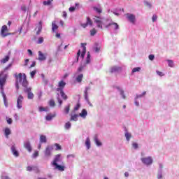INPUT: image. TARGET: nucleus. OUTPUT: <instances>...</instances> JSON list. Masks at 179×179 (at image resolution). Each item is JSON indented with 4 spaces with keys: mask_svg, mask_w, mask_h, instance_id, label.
<instances>
[{
    "mask_svg": "<svg viewBox=\"0 0 179 179\" xmlns=\"http://www.w3.org/2000/svg\"><path fill=\"white\" fill-rule=\"evenodd\" d=\"M15 79L17 82L16 83L17 90H19V83H21L22 86H23L24 89L27 87L29 85V82H27V79L25 73L22 74V73H20L18 75L15 74Z\"/></svg>",
    "mask_w": 179,
    "mask_h": 179,
    "instance_id": "nucleus-1",
    "label": "nucleus"
},
{
    "mask_svg": "<svg viewBox=\"0 0 179 179\" xmlns=\"http://www.w3.org/2000/svg\"><path fill=\"white\" fill-rule=\"evenodd\" d=\"M6 79H8V74L5 73L4 71L0 72V89L1 93H3V86L6 85Z\"/></svg>",
    "mask_w": 179,
    "mask_h": 179,
    "instance_id": "nucleus-2",
    "label": "nucleus"
},
{
    "mask_svg": "<svg viewBox=\"0 0 179 179\" xmlns=\"http://www.w3.org/2000/svg\"><path fill=\"white\" fill-rule=\"evenodd\" d=\"M24 93L27 94L28 100H33V99H34V94L31 92V87H26L25 88H24Z\"/></svg>",
    "mask_w": 179,
    "mask_h": 179,
    "instance_id": "nucleus-3",
    "label": "nucleus"
},
{
    "mask_svg": "<svg viewBox=\"0 0 179 179\" xmlns=\"http://www.w3.org/2000/svg\"><path fill=\"white\" fill-rule=\"evenodd\" d=\"M8 31H9V29H8V26L6 25L2 26L1 29V34L2 37H8V36L10 34V33H8Z\"/></svg>",
    "mask_w": 179,
    "mask_h": 179,
    "instance_id": "nucleus-4",
    "label": "nucleus"
},
{
    "mask_svg": "<svg viewBox=\"0 0 179 179\" xmlns=\"http://www.w3.org/2000/svg\"><path fill=\"white\" fill-rule=\"evenodd\" d=\"M125 16L128 19V20L130 23H132L133 24H135V22L136 20V17L134 14L127 13V14H125Z\"/></svg>",
    "mask_w": 179,
    "mask_h": 179,
    "instance_id": "nucleus-5",
    "label": "nucleus"
},
{
    "mask_svg": "<svg viewBox=\"0 0 179 179\" xmlns=\"http://www.w3.org/2000/svg\"><path fill=\"white\" fill-rule=\"evenodd\" d=\"M52 150H54V147H52V145H48L46 147L44 153H45V156L46 157H50V156H51L52 153Z\"/></svg>",
    "mask_w": 179,
    "mask_h": 179,
    "instance_id": "nucleus-6",
    "label": "nucleus"
},
{
    "mask_svg": "<svg viewBox=\"0 0 179 179\" xmlns=\"http://www.w3.org/2000/svg\"><path fill=\"white\" fill-rule=\"evenodd\" d=\"M141 162L144 164L149 166L152 164V163H153V159H152L151 157H144V158H141Z\"/></svg>",
    "mask_w": 179,
    "mask_h": 179,
    "instance_id": "nucleus-7",
    "label": "nucleus"
},
{
    "mask_svg": "<svg viewBox=\"0 0 179 179\" xmlns=\"http://www.w3.org/2000/svg\"><path fill=\"white\" fill-rule=\"evenodd\" d=\"M65 86H66V83H65L64 80L59 81L58 83V88H57V92L63 91Z\"/></svg>",
    "mask_w": 179,
    "mask_h": 179,
    "instance_id": "nucleus-8",
    "label": "nucleus"
},
{
    "mask_svg": "<svg viewBox=\"0 0 179 179\" xmlns=\"http://www.w3.org/2000/svg\"><path fill=\"white\" fill-rule=\"evenodd\" d=\"M23 96L21 94L19 95L17 99V108H22V106L23 104Z\"/></svg>",
    "mask_w": 179,
    "mask_h": 179,
    "instance_id": "nucleus-9",
    "label": "nucleus"
},
{
    "mask_svg": "<svg viewBox=\"0 0 179 179\" xmlns=\"http://www.w3.org/2000/svg\"><path fill=\"white\" fill-rule=\"evenodd\" d=\"M35 171V173H36V174H38V173H40V169H38V166H27V171Z\"/></svg>",
    "mask_w": 179,
    "mask_h": 179,
    "instance_id": "nucleus-10",
    "label": "nucleus"
},
{
    "mask_svg": "<svg viewBox=\"0 0 179 179\" xmlns=\"http://www.w3.org/2000/svg\"><path fill=\"white\" fill-rule=\"evenodd\" d=\"M110 26H113V29H114V30H118V29H120V25H118L117 24V22H110L109 24H108L106 27V29H108V27H110Z\"/></svg>",
    "mask_w": 179,
    "mask_h": 179,
    "instance_id": "nucleus-11",
    "label": "nucleus"
},
{
    "mask_svg": "<svg viewBox=\"0 0 179 179\" xmlns=\"http://www.w3.org/2000/svg\"><path fill=\"white\" fill-rule=\"evenodd\" d=\"M62 155L61 154H58L57 155H55V159L52 163V166L55 165V164H58V162H61L62 160Z\"/></svg>",
    "mask_w": 179,
    "mask_h": 179,
    "instance_id": "nucleus-12",
    "label": "nucleus"
},
{
    "mask_svg": "<svg viewBox=\"0 0 179 179\" xmlns=\"http://www.w3.org/2000/svg\"><path fill=\"white\" fill-rule=\"evenodd\" d=\"M122 69L120 66H114L110 68V73H114L115 72H121Z\"/></svg>",
    "mask_w": 179,
    "mask_h": 179,
    "instance_id": "nucleus-13",
    "label": "nucleus"
},
{
    "mask_svg": "<svg viewBox=\"0 0 179 179\" xmlns=\"http://www.w3.org/2000/svg\"><path fill=\"white\" fill-rule=\"evenodd\" d=\"M89 90H90V87H85V90L84 92V98L86 100V101H87V102H89V96H88Z\"/></svg>",
    "mask_w": 179,
    "mask_h": 179,
    "instance_id": "nucleus-14",
    "label": "nucleus"
},
{
    "mask_svg": "<svg viewBox=\"0 0 179 179\" xmlns=\"http://www.w3.org/2000/svg\"><path fill=\"white\" fill-rule=\"evenodd\" d=\"M55 166V169L58 170L59 171H65V166L62 165H59L58 164H56Z\"/></svg>",
    "mask_w": 179,
    "mask_h": 179,
    "instance_id": "nucleus-15",
    "label": "nucleus"
},
{
    "mask_svg": "<svg viewBox=\"0 0 179 179\" xmlns=\"http://www.w3.org/2000/svg\"><path fill=\"white\" fill-rule=\"evenodd\" d=\"M38 61H45L47 59V57L45 56L44 54L41 51H38Z\"/></svg>",
    "mask_w": 179,
    "mask_h": 179,
    "instance_id": "nucleus-16",
    "label": "nucleus"
},
{
    "mask_svg": "<svg viewBox=\"0 0 179 179\" xmlns=\"http://www.w3.org/2000/svg\"><path fill=\"white\" fill-rule=\"evenodd\" d=\"M11 151H12V153L14 155V156L15 157H18L19 156V152H17V150H16V145H12L11 147Z\"/></svg>",
    "mask_w": 179,
    "mask_h": 179,
    "instance_id": "nucleus-17",
    "label": "nucleus"
},
{
    "mask_svg": "<svg viewBox=\"0 0 179 179\" xmlns=\"http://www.w3.org/2000/svg\"><path fill=\"white\" fill-rule=\"evenodd\" d=\"M10 59V56L6 55L0 60V62L3 65L4 64H6V62H8Z\"/></svg>",
    "mask_w": 179,
    "mask_h": 179,
    "instance_id": "nucleus-18",
    "label": "nucleus"
},
{
    "mask_svg": "<svg viewBox=\"0 0 179 179\" xmlns=\"http://www.w3.org/2000/svg\"><path fill=\"white\" fill-rule=\"evenodd\" d=\"M24 148H25V149H27L28 152H31V145H30V141L24 142Z\"/></svg>",
    "mask_w": 179,
    "mask_h": 179,
    "instance_id": "nucleus-19",
    "label": "nucleus"
},
{
    "mask_svg": "<svg viewBox=\"0 0 179 179\" xmlns=\"http://www.w3.org/2000/svg\"><path fill=\"white\" fill-rule=\"evenodd\" d=\"M81 46L83 47L81 57L82 58H84L85 55H86V43H81Z\"/></svg>",
    "mask_w": 179,
    "mask_h": 179,
    "instance_id": "nucleus-20",
    "label": "nucleus"
},
{
    "mask_svg": "<svg viewBox=\"0 0 179 179\" xmlns=\"http://www.w3.org/2000/svg\"><path fill=\"white\" fill-rule=\"evenodd\" d=\"M41 30H43V22L41 21L39 22V25L38 27V31H36L37 36L41 33Z\"/></svg>",
    "mask_w": 179,
    "mask_h": 179,
    "instance_id": "nucleus-21",
    "label": "nucleus"
},
{
    "mask_svg": "<svg viewBox=\"0 0 179 179\" xmlns=\"http://www.w3.org/2000/svg\"><path fill=\"white\" fill-rule=\"evenodd\" d=\"M55 30H58V25H57V22L53 21L52 22V31H55Z\"/></svg>",
    "mask_w": 179,
    "mask_h": 179,
    "instance_id": "nucleus-22",
    "label": "nucleus"
},
{
    "mask_svg": "<svg viewBox=\"0 0 179 179\" xmlns=\"http://www.w3.org/2000/svg\"><path fill=\"white\" fill-rule=\"evenodd\" d=\"M40 142L41 143H47V137L43 135L40 136Z\"/></svg>",
    "mask_w": 179,
    "mask_h": 179,
    "instance_id": "nucleus-23",
    "label": "nucleus"
},
{
    "mask_svg": "<svg viewBox=\"0 0 179 179\" xmlns=\"http://www.w3.org/2000/svg\"><path fill=\"white\" fill-rule=\"evenodd\" d=\"M1 94H2V96L3 98V103L6 106V107H8V99H6V94H5V92H3H3H1Z\"/></svg>",
    "mask_w": 179,
    "mask_h": 179,
    "instance_id": "nucleus-24",
    "label": "nucleus"
},
{
    "mask_svg": "<svg viewBox=\"0 0 179 179\" xmlns=\"http://www.w3.org/2000/svg\"><path fill=\"white\" fill-rule=\"evenodd\" d=\"M63 100H68V95L63 91H59Z\"/></svg>",
    "mask_w": 179,
    "mask_h": 179,
    "instance_id": "nucleus-25",
    "label": "nucleus"
},
{
    "mask_svg": "<svg viewBox=\"0 0 179 179\" xmlns=\"http://www.w3.org/2000/svg\"><path fill=\"white\" fill-rule=\"evenodd\" d=\"M53 1H54V0L44 1L43 2V4L44 5V6H50V5H51Z\"/></svg>",
    "mask_w": 179,
    "mask_h": 179,
    "instance_id": "nucleus-26",
    "label": "nucleus"
},
{
    "mask_svg": "<svg viewBox=\"0 0 179 179\" xmlns=\"http://www.w3.org/2000/svg\"><path fill=\"white\" fill-rule=\"evenodd\" d=\"M94 141L96 145V146H101L102 143L99 141V138H97V136H95L94 138Z\"/></svg>",
    "mask_w": 179,
    "mask_h": 179,
    "instance_id": "nucleus-27",
    "label": "nucleus"
},
{
    "mask_svg": "<svg viewBox=\"0 0 179 179\" xmlns=\"http://www.w3.org/2000/svg\"><path fill=\"white\" fill-rule=\"evenodd\" d=\"M83 79V74H80L78 75L76 78V80L78 83H80L82 82V80Z\"/></svg>",
    "mask_w": 179,
    "mask_h": 179,
    "instance_id": "nucleus-28",
    "label": "nucleus"
},
{
    "mask_svg": "<svg viewBox=\"0 0 179 179\" xmlns=\"http://www.w3.org/2000/svg\"><path fill=\"white\" fill-rule=\"evenodd\" d=\"M56 116L55 114H49L46 116V121H51V120H52V118H55V117Z\"/></svg>",
    "mask_w": 179,
    "mask_h": 179,
    "instance_id": "nucleus-29",
    "label": "nucleus"
},
{
    "mask_svg": "<svg viewBox=\"0 0 179 179\" xmlns=\"http://www.w3.org/2000/svg\"><path fill=\"white\" fill-rule=\"evenodd\" d=\"M90 36L93 37V36H96V34H97V30L93 28L90 31Z\"/></svg>",
    "mask_w": 179,
    "mask_h": 179,
    "instance_id": "nucleus-30",
    "label": "nucleus"
},
{
    "mask_svg": "<svg viewBox=\"0 0 179 179\" xmlns=\"http://www.w3.org/2000/svg\"><path fill=\"white\" fill-rule=\"evenodd\" d=\"M116 88L117 89V90H119L120 92V94L122 96V99H125L126 96H125V94H124V90H121V88H120V87H117Z\"/></svg>",
    "mask_w": 179,
    "mask_h": 179,
    "instance_id": "nucleus-31",
    "label": "nucleus"
},
{
    "mask_svg": "<svg viewBox=\"0 0 179 179\" xmlns=\"http://www.w3.org/2000/svg\"><path fill=\"white\" fill-rule=\"evenodd\" d=\"M38 108H39L38 111H40V113H43V111H48V110H50L48 107L44 108V107L40 106Z\"/></svg>",
    "mask_w": 179,
    "mask_h": 179,
    "instance_id": "nucleus-32",
    "label": "nucleus"
},
{
    "mask_svg": "<svg viewBox=\"0 0 179 179\" xmlns=\"http://www.w3.org/2000/svg\"><path fill=\"white\" fill-rule=\"evenodd\" d=\"M85 145L87 146V149H90V138H86Z\"/></svg>",
    "mask_w": 179,
    "mask_h": 179,
    "instance_id": "nucleus-33",
    "label": "nucleus"
},
{
    "mask_svg": "<svg viewBox=\"0 0 179 179\" xmlns=\"http://www.w3.org/2000/svg\"><path fill=\"white\" fill-rule=\"evenodd\" d=\"M78 115L76 114L71 115V117L70 119V121H78Z\"/></svg>",
    "mask_w": 179,
    "mask_h": 179,
    "instance_id": "nucleus-34",
    "label": "nucleus"
},
{
    "mask_svg": "<svg viewBox=\"0 0 179 179\" xmlns=\"http://www.w3.org/2000/svg\"><path fill=\"white\" fill-rule=\"evenodd\" d=\"M86 23L88 26H92L93 25V22L92 21V19H90V17H87Z\"/></svg>",
    "mask_w": 179,
    "mask_h": 179,
    "instance_id": "nucleus-35",
    "label": "nucleus"
},
{
    "mask_svg": "<svg viewBox=\"0 0 179 179\" xmlns=\"http://www.w3.org/2000/svg\"><path fill=\"white\" fill-rule=\"evenodd\" d=\"M4 132H5V135L6 136V138H8V136H9V135H10V129L6 128Z\"/></svg>",
    "mask_w": 179,
    "mask_h": 179,
    "instance_id": "nucleus-36",
    "label": "nucleus"
},
{
    "mask_svg": "<svg viewBox=\"0 0 179 179\" xmlns=\"http://www.w3.org/2000/svg\"><path fill=\"white\" fill-rule=\"evenodd\" d=\"M12 63L8 64L4 69H3V72H6V71H9L10 68H12Z\"/></svg>",
    "mask_w": 179,
    "mask_h": 179,
    "instance_id": "nucleus-37",
    "label": "nucleus"
},
{
    "mask_svg": "<svg viewBox=\"0 0 179 179\" xmlns=\"http://www.w3.org/2000/svg\"><path fill=\"white\" fill-rule=\"evenodd\" d=\"M93 9L96 12V13H101V12H103L101 8L94 7Z\"/></svg>",
    "mask_w": 179,
    "mask_h": 179,
    "instance_id": "nucleus-38",
    "label": "nucleus"
},
{
    "mask_svg": "<svg viewBox=\"0 0 179 179\" xmlns=\"http://www.w3.org/2000/svg\"><path fill=\"white\" fill-rule=\"evenodd\" d=\"M141 71V67H135L132 69L131 73H135V72H140Z\"/></svg>",
    "mask_w": 179,
    "mask_h": 179,
    "instance_id": "nucleus-39",
    "label": "nucleus"
},
{
    "mask_svg": "<svg viewBox=\"0 0 179 179\" xmlns=\"http://www.w3.org/2000/svg\"><path fill=\"white\" fill-rule=\"evenodd\" d=\"M80 108V103L78 102L74 107V111H78Z\"/></svg>",
    "mask_w": 179,
    "mask_h": 179,
    "instance_id": "nucleus-40",
    "label": "nucleus"
},
{
    "mask_svg": "<svg viewBox=\"0 0 179 179\" xmlns=\"http://www.w3.org/2000/svg\"><path fill=\"white\" fill-rule=\"evenodd\" d=\"M49 106H50V107H55V101L52 99H51L49 101Z\"/></svg>",
    "mask_w": 179,
    "mask_h": 179,
    "instance_id": "nucleus-41",
    "label": "nucleus"
},
{
    "mask_svg": "<svg viewBox=\"0 0 179 179\" xmlns=\"http://www.w3.org/2000/svg\"><path fill=\"white\" fill-rule=\"evenodd\" d=\"M71 122H67L65 125H64V128L66 129H69V128H71Z\"/></svg>",
    "mask_w": 179,
    "mask_h": 179,
    "instance_id": "nucleus-42",
    "label": "nucleus"
},
{
    "mask_svg": "<svg viewBox=\"0 0 179 179\" xmlns=\"http://www.w3.org/2000/svg\"><path fill=\"white\" fill-rule=\"evenodd\" d=\"M55 146L56 147L55 150H61L62 149V147L58 143H55Z\"/></svg>",
    "mask_w": 179,
    "mask_h": 179,
    "instance_id": "nucleus-43",
    "label": "nucleus"
},
{
    "mask_svg": "<svg viewBox=\"0 0 179 179\" xmlns=\"http://www.w3.org/2000/svg\"><path fill=\"white\" fill-rule=\"evenodd\" d=\"M169 66L173 68L174 66V62L172 60H168Z\"/></svg>",
    "mask_w": 179,
    "mask_h": 179,
    "instance_id": "nucleus-44",
    "label": "nucleus"
},
{
    "mask_svg": "<svg viewBox=\"0 0 179 179\" xmlns=\"http://www.w3.org/2000/svg\"><path fill=\"white\" fill-rule=\"evenodd\" d=\"M44 43V38L43 37L38 38V44H43Z\"/></svg>",
    "mask_w": 179,
    "mask_h": 179,
    "instance_id": "nucleus-45",
    "label": "nucleus"
},
{
    "mask_svg": "<svg viewBox=\"0 0 179 179\" xmlns=\"http://www.w3.org/2000/svg\"><path fill=\"white\" fill-rule=\"evenodd\" d=\"M125 137H126L127 141H129L131 139V134H129V133H126V134H125Z\"/></svg>",
    "mask_w": 179,
    "mask_h": 179,
    "instance_id": "nucleus-46",
    "label": "nucleus"
},
{
    "mask_svg": "<svg viewBox=\"0 0 179 179\" xmlns=\"http://www.w3.org/2000/svg\"><path fill=\"white\" fill-rule=\"evenodd\" d=\"M70 108H71V104H69L67 106L65 107V109H64L65 113H69Z\"/></svg>",
    "mask_w": 179,
    "mask_h": 179,
    "instance_id": "nucleus-47",
    "label": "nucleus"
},
{
    "mask_svg": "<svg viewBox=\"0 0 179 179\" xmlns=\"http://www.w3.org/2000/svg\"><path fill=\"white\" fill-rule=\"evenodd\" d=\"M80 117H82L83 118H86V116L87 115V113H81L79 114Z\"/></svg>",
    "mask_w": 179,
    "mask_h": 179,
    "instance_id": "nucleus-48",
    "label": "nucleus"
},
{
    "mask_svg": "<svg viewBox=\"0 0 179 179\" xmlns=\"http://www.w3.org/2000/svg\"><path fill=\"white\" fill-rule=\"evenodd\" d=\"M36 73V70L32 71L30 73L31 78H34V76H35Z\"/></svg>",
    "mask_w": 179,
    "mask_h": 179,
    "instance_id": "nucleus-49",
    "label": "nucleus"
},
{
    "mask_svg": "<svg viewBox=\"0 0 179 179\" xmlns=\"http://www.w3.org/2000/svg\"><path fill=\"white\" fill-rule=\"evenodd\" d=\"M99 19H100V17H96V19L94 20V22L96 23V24L97 23H101L102 22Z\"/></svg>",
    "mask_w": 179,
    "mask_h": 179,
    "instance_id": "nucleus-50",
    "label": "nucleus"
},
{
    "mask_svg": "<svg viewBox=\"0 0 179 179\" xmlns=\"http://www.w3.org/2000/svg\"><path fill=\"white\" fill-rule=\"evenodd\" d=\"M146 94V92H143L142 94L141 95H136V99H139V97H143Z\"/></svg>",
    "mask_w": 179,
    "mask_h": 179,
    "instance_id": "nucleus-51",
    "label": "nucleus"
},
{
    "mask_svg": "<svg viewBox=\"0 0 179 179\" xmlns=\"http://www.w3.org/2000/svg\"><path fill=\"white\" fill-rule=\"evenodd\" d=\"M152 19V22H156L157 20V15H153Z\"/></svg>",
    "mask_w": 179,
    "mask_h": 179,
    "instance_id": "nucleus-52",
    "label": "nucleus"
},
{
    "mask_svg": "<svg viewBox=\"0 0 179 179\" xmlns=\"http://www.w3.org/2000/svg\"><path fill=\"white\" fill-rule=\"evenodd\" d=\"M97 27H99V29H103V22H99L97 23Z\"/></svg>",
    "mask_w": 179,
    "mask_h": 179,
    "instance_id": "nucleus-53",
    "label": "nucleus"
},
{
    "mask_svg": "<svg viewBox=\"0 0 179 179\" xmlns=\"http://www.w3.org/2000/svg\"><path fill=\"white\" fill-rule=\"evenodd\" d=\"M84 68H85V66H80V68L78 69V72H82L83 71Z\"/></svg>",
    "mask_w": 179,
    "mask_h": 179,
    "instance_id": "nucleus-54",
    "label": "nucleus"
},
{
    "mask_svg": "<svg viewBox=\"0 0 179 179\" xmlns=\"http://www.w3.org/2000/svg\"><path fill=\"white\" fill-rule=\"evenodd\" d=\"M150 61H153V59H155V55H150L149 57H148Z\"/></svg>",
    "mask_w": 179,
    "mask_h": 179,
    "instance_id": "nucleus-55",
    "label": "nucleus"
},
{
    "mask_svg": "<svg viewBox=\"0 0 179 179\" xmlns=\"http://www.w3.org/2000/svg\"><path fill=\"white\" fill-rule=\"evenodd\" d=\"M132 147L134 148V149H138V144L136 143H133Z\"/></svg>",
    "mask_w": 179,
    "mask_h": 179,
    "instance_id": "nucleus-56",
    "label": "nucleus"
},
{
    "mask_svg": "<svg viewBox=\"0 0 179 179\" xmlns=\"http://www.w3.org/2000/svg\"><path fill=\"white\" fill-rule=\"evenodd\" d=\"M157 73L159 75V76H164V73H163V72L157 71Z\"/></svg>",
    "mask_w": 179,
    "mask_h": 179,
    "instance_id": "nucleus-57",
    "label": "nucleus"
},
{
    "mask_svg": "<svg viewBox=\"0 0 179 179\" xmlns=\"http://www.w3.org/2000/svg\"><path fill=\"white\" fill-rule=\"evenodd\" d=\"M76 9V8H75V7H70L69 8V12H75Z\"/></svg>",
    "mask_w": 179,
    "mask_h": 179,
    "instance_id": "nucleus-58",
    "label": "nucleus"
},
{
    "mask_svg": "<svg viewBox=\"0 0 179 179\" xmlns=\"http://www.w3.org/2000/svg\"><path fill=\"white\" fill-rule=\"evenodd\" d=\"M138 99L135 98V101H134V104L135 106H136L137 107H139V102L138 101Z\"/></svg>",
    "mask_w": 179,
    "mask_h": 179,
    "instance_id": "nucleus-59",
    "label": "nucleus"
},
{
    "mask_svg": "<svg viewBox=\"0 0 179 179\" xmlns=\"http://www.w3.org/2000/svg\"><path fill=\"white\" fill-rule=\"evenodd\" d=\"M38 156V151H35L33 154L34 157H37Z\"/></svg>",
    "mask_w": 179,
    "mask_h": 179,
    "instance_id": "nucleus-60",
    "label": "nucleus"
},
{
    "mask_svg": "<svg viewBox=\"0 0 179 179\" xmlns=\"http://www.w3.org/2000/svg\"><path fill=\"white\" fill-rule=\"evenodd\" d=\"M22 10H23V12H26L27 10V8H26V6H22L21 7Z\"/></svg>",
    "mask_w": 179,
    "mask_h": 179,
    "instance_id": "nucleus-61",
    "label": "nucleus"
},
{
    "mask_svg": "<svg viewBox=\"0 0 179 179\" xmlns=\"http://www.w3.org/2000/svg\"><path fill=\"white\" fill-rule=\"evenodd\" d=\"M57 101L59 106H62V101L61 100V99H59V97H57Z\"/></svg>",
    "mask_w": 179,
    "mask_h": 179,
    "instance_id": "nucleus-62",
    "label": "nucleus"
},
{
    "mask_svg": "<svg viewBox=\"0 0 179 179\" xmlns=\"http://www.w3.org/2000/svg\"><path fill=\"white\" fill-rule=\"evenodd\" d=\"M145 6H148V8H152V4H150L149 2H145Z\"/></svg>",
    "mask_w": 179,
    "mask_h": 179,
    "instance_id": "nucleus-63",
    "label": "nucleus"
},
{
    "mask_svg": "<svg viewBox=\"0 0 179 179\" xmlns=\"http://www.w3.org/2000/svg\"><path fill=\"white\" fill-rule=\"evenodd\" d=\"M12 122H13V120H12L11 118H8V119H7V122H8V124H12Z\"/></svg>",
    "mask_w": 179,
    "mask_h": 179,
    "instance_id": "nucleus-64",
    "label": "nucleus"
}]
</instances>
